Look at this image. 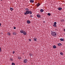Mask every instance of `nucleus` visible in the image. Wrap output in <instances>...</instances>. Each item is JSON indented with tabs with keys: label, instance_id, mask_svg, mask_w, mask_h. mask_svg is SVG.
Segmentation results:
<instances>
[{
	"label": "nucleus",
	"instance_id": "nucleus-1",
	"mask_svg": "<svg viewBox=\"0 0 65 65\" xmlns=\"http://www.w3.org/2000/svg\"><path fill=\"white\" fill-rule=\"evenodd\" d=\"M51 35L53 37H56L57 34L55 32H53V31H51Z\"/></svg>",
	"mask_w": 65,
	"mask_h": 65
},
{
	"label": "nucleus",
	"instance_id": "nucleus-2",
	"mask_svg": "<svg viewBox=\"0 0 65 65\" xmlns=\"http://www.w3.org/2000/svg\"><path fill=\"white\" fill-rule=\"evenodd\" d=\"M20 33H23L24 35L27 34V32H26L25 31H24L23 30H20Z\"/></svg>",
	"mask_w": 65,
	"mask_h": 65
},
{
	"label": "nucleus",
	"instance_id": "nucleus-3",
	"mask_svg": "<svg viewBox=\"0 0 65 65\" xmlns=\"http://www.w3.org/2000/svg\"><path fill=\"white\" fill-rule=\"evenodd\" d=\"M29 14V11H26V12H25L24 13V14L25 15H27V14Z\"/></svg>",
	"mask_w": 65,
	"mask_h": 65
},
{
	"label": "nucleus",
	"instance_id": "nucleus-4",
	"mask_svg": "<svg viewBox=\"0 0 65 65\" xmlns=\"http://www.w3.org/2000/svg\"><path fill=\"white\" fill-rule=\"evenodd\" d=\"M24 62L25 63H26L28 62V60L27 59H25L24 60Z\"/></svg>",
	"mask_w": 65,
	"mask_h": 65
},
{
	"label": "nucleus",
	"instance_id": "nucleus-5",
	"mask_svg": "<svg viewBox=\"0 0 65 65\" xmlns=\"http://www.w3.org/2000/svg\"><path fill=\"white\" fill-rule=\"evenodd\" d=\"M56 24H57V22H55L54 23V24L53 25V26L55 27H57V25H56Z\"/></svg>",
	"mask_w": 65,
	"mask_h": 65
},
{
	"label": "nucleus",
	"instance_id": "nucleus-6",
	"mask_svg": "<svg viewBox=\"0 0 65 65\" xmlns=\"http://www.w3.org/2000/svg\"><path fill=\"white\" fill-rule=\"evenodd\" d=\"M40 5V3H38V4L36 5L37 7H38Z\"/></svg>",
	"mask_w": 65,
	"mask_h": 65
},
{
	"label": "nucleus",
	"instance_id": "nucleus-7",
	"mask_svg": "<svg viewBox=\"0 0 65 65\" xmlns=\"http://www.w3.org/2000/svg\"><path fill=\"white\" fill-rule=\"evenodd\" d=\"M37 17L38 18H40V14H37Z\"/></svg>",
	"mask_w": 65,
	"mask_h": 65
},
{
	"label": "nucleus",
	"instance_id": "nucleus-8",
	"mask_svg": "<svg viewBox=\"0 0 65 65\" xmlns=\"http://www.w3.org/2000/svg\"><path fill=\"white\" fill-rule=\"evenodd\" d=\"M34 40L35 41H37V39L36 38H34Z\"/></svg>",
	"mask_w": 65,
	"mask_h": 65
},
{
	"label": "nucleus",
	"instance_id": "nucleus-9",
	"mask_svg": "<svg viewBox=\"0 0 65 65\" xmlns=\"http://www.w3.org/2000/svg\"><path fill=\"white\" fill-rule=\"evenodd\" d=\"M25 9L26 10V11H29V9L28 8H26Z\"/></svg>",
	"mask_w": 65,
	"mask_h": 65
},
{
	"label": "nucleus",
	"instance_id": "nucleus-10",
	"mask_svg": "<svg viewBox=\"0 0 65 65\" xmlns=\"http://www.w3.org/2000/svg\"><path fill=\"white\" fill-rule=\"evenodd\" d=\"M30 2L31 3H34V1L33 0H30Z\"/></svg>",
	"mask_w": 65,
	"mask_h": 65
},
{
	"label": "nucleus",
	"instance_id": "nucleus-11",
	"mask_svg": "<svg viewBox=\"0 0 65 65\" xmlns=\"http://www.w3.org/2000/svg\"><path fill=\"white\" fill-rule=\"evenodd\" d=\"M27 23L28 24H30V20H27Z\"/></svg>",
	"mask_w": 65,
	"mask_h": 65
},
{
	"label": "nucleus",
	"instance_id": "nucleus-12",
	"mask_svg": "<svg viewBox=\"0 0 65 65\" xmlns=\"http://www.w3.org/2000/svg\"><path fill=\"white\" fill-rule=\"evenodd\" d=\"M62 9V8H61L59 7L58 8V10H61Z\"/></svg>",
	"mask_w": 65,
	"mask_h": 65
},
{
	"label": "nucleus",
	"instance_id": "nucleus-13",
	"mask_svg": "<svg viewBox=\"0 0 65 65\" xmlns=\"http://www.w3.org/2000/svg\"><path fill=\"white\" fill-rule=\"evenodd\" d=\"M60 40L61 41H64V39L62 38H61L60 39Z\"/></svg>",
	"mask_w": 65,
	"mask_h": 65
},
{
	"label": "nucleus",
	"instance_id": "nucleus-14",
	"mask_svg": "<svg viewBox=\"0 0 65 65\" xmlns=\"http://www.w3.org/2000/svg\"><path fill=\"white\" fill-rule=\"evenodd\" d=\"M43 9H41L40 10V12H43Z\"/></svg>",
	"mask_w": 65,
	"mask_h": 65
},
{
	"label": "nucleus",
	"instance_id": "nucleus-15",
	"mask_svg": "<svg viewBox=\"0 0 65 65\" xmlns=\"http://www.w3.org/2000/svg\"><path fill=\"white\" fill-rule=\"evenodd\" d=\"M7 34H8V35H10V32H8L7 33Z\"/></svg>",
	"mask_w": 65,
	"mask_h": 65
},
{
	"label": "nucleus",
	"instance_id": "nucleus-16",
	"mask_svg": "<svg viewBox=\"0 0 65 65\" xmlns=\"http://www.w3.org/2000/svg\"><path fill=\"white\" fill-rule=\"evenodd\" d=\"M58 46H61L62 45V44L61 43H59L58 44Z\"/></svg>",
	"mask_w": 65,
	"mask_h": 65
},
{
	"label": "nucleus",
	"instance_id": "nucleus-17",
	"mask_svg": "<svg viewBox=\"0 0 65 65\" xmlns=\"http://www.w3.org/2000/svg\"><path fill=\"white\" fill-rule=\"evenodd\" d=\"M29 14H32V12L31 11H29Z\"/></svg>",
	"mask_w": 65,
	"mask_h": 65
},
{
	"label": "nucleus",
	"instance_id": "nucleus-18",
	"mask_svg": "<svg viewBox=\"0 0 65 65\" xmlns=\"http://www.w3.org/2000/svg\"><path fill=\"white\" fill-rule=\"evenodd\" d=\"M53 47L54 48H56V45L53 46Z\"/></svg>",
	"mask_w": 65,
	"mask_h": 65
},
{
	"label": "nucleus",
	"instance_id": "nucleus-19",
	"mask_svg": "<svg viewBox=\"0 0 65 65\" xmlns=\"http://www.w3.org/2000/svg\"><path fill=\"white\" fill-rule=\"evenodd\" d=\"M10 61H13V59H12V58H10Z\"/></svg>",
	"mask_w": 65,
	"mask_h": 65
},
{
	"label": "nucleus",
	"instance_id": "nucleus-20",
	"mask_svg": "<svg viewBox=\"0 0 65 65\" xmlns=\"http://www.w3.org/2000/svg\"><path fill=\"white\" fill-rule=\"evenodd\" d=\"M48 15H49V16H51V14L50 13H48Z\"/></svg>",
	"mask_w": 65,
	"mask_h": 65
},
{
	"label": "nucleus",
	"instance_id": "nucleus-21",
	"mask_svg": "<svg viewBox=\"0 0 65 65\" xmlns=\"http://www.w3.org/2000/svg\"><path fill=\"white\" fill-rule=\"evenodd\" d=\"M60 54H61V55H62H62H63V53H62V52H60Z\"/></svg>",
	"mask_w": 65,
	"mask_h": 65
},
{
	"label": "nucleus",
	"instance_id": "nucleus-22",
	"mask_svg": "<svg viewBox=\"0 0 65 65\" xmlns=\"http://www.w3.org/2000/svg\"><path fill=\"white\" fill-rule=\"evenodd\" d=\"M13 35H15L16 34V33L14 32L13 33Z\"/></svg>",
	"mask_w": 65,
	"mask_h": 65
},
{
	"label": "nucleus",
	"instance_id": "nucleus-23",
	"mask_svg": "<svg viewBox=\"0 0 65 65\" xmlns=\"http://www.w3.org/2000/svg\"><path fill=\"white\" fill-rule=\"evenodd\" d=\"M18 58L19 59V60H20V59H21V57H18Z\"/></svg>",
	"mask_w": 65,
	"mask_h": 65
},
{
	"label": "nucleus",
	"instance_id": "nucleus-24",
	"mask_svg": "<svg viewBox=\"0 0 65 65\" xmlns=\"http://www.w3.org/2000/svg\"><path fill=\"white\" fill-rule=\"evenodd\" d=\"M10 10L11 11H12V10H13V8H10Z\"/></svg>",
	"mask_w": 65,
	"mask_h": 65
},
{
	"label": "nucleus",
	"instance_id": "nucleus-25",
	"mask_svg": "<svg viewBox=\"0 0 65 65\" xmlns=\"http://www.w3.org/2000/svg\"><path fill=\"white\" fill-rule=\"evenodd\" d=\"M2 50H1V48L0 47V52H1Z\"/></svg>",
	"mask_w": 65,
	"mask_h": 65
},
{
	"label": "nucleus",
	"instance_id": "nucleus-26",
	"mask_svg": "<svg viewBox=\"0 0 65 65\" xmlns=\"http://www.w3.org/2000/svg\"><path fill=\"white\" fill-rule=\"evenodd\" d=\"M12 65H15V63H12Z\"/></svg>",
	"mask_w": 65,
	"mask_h": 65
},
{
	"label": "nucleus",
	"instance_id": "nucleus-27",
	"mask_svg": "<svg viewBox=\"0 0 65 65\" xmlns=\"http://www.w3.org/2000/svg\"><path fill=\"white\" fill-rule=\"evenodd\" d=\"M28 40H29V41H31V40L30 39H29Z\"/></svg>",
	"mask_w": 65,
	"mask_h": 65
},
{
	"label": "nucleus",
	"instance_id": "nucleus-28",
	"mask_svg": "<svg viewBox=\"0 0 65 65\" xmlns=\"http://www.w3.org/2000/svg\"><path fill=\"white\" fill-rule=\"evenodd\" d=\"M13 29H16V27H13Z\"/></svg>",
	"mask_w": 65,
	"mask_h": 65
},
{
	"label": "nucleus",
	"instance_id": "nucleus-29",
	"mask_svg": "<svg viewBox=\"0 0 65 65\" xmlns=\"http://www.w3.org/2000/svg\"><path fill=\"white\" fill-rule=\"evenodd\" d=\"M30 17H31V18H32V17H33V15H30Z\"/></svg>",
	"mask_w": 65,
	"mask_h": 65
},
{
	"label": "nucleus",
	"instance_id": "nucleus-30",
	"mask_svg": "<svg viewBox=\"0 0 65 65\" xmlns=\"http://www.w3.org/2000/svg\"><path fill=\"white\" fill-rule=\"evenodd\" d=\"M14 53H15V52L14 51L13 52V54H14Z\"/></svg>",
	"mask_w": 65,
	"mask_h": 65
},
{
	"label": "nucleus",
	"instance_id": "nucleus-31",
	"mask_svg": "<svg viewBox=\"0 0 65 65\" xmlns=\"http://www.w3.org/2000/svg\"><path fill=\"white\" fill-rule=\"evenodd\" d=\"M1 26V23H0V26Z\"/></svg>",
	"mask_w": 65,
	"mask_h": 65
},
{
	"label": "nucleus",
	"instance_id": "nucleus-32",
	"mask_svg": "<svg viewBox=\"0 0 65 65\" xmlns=\"http://www.w3.org/2000/svg\"><path fill=\"white\" fill-rule=\"evenodd\" d=\"M64 32H65V29H64Z\"/></svg>",
	"mask_w": 65,
	"mask_h": 65
},
{
	"label": "nucleus",
	"instance_id": "nucleus-33",
	"mask_svg": "<svg viewBox=\"0 0 65 65\" xmlns=\"http://www.w3.org/2000/svg\"><path fill=\"white\" fill-rule=\"evenodd\" d=\"M1 1H2V0H1Z\"/></svg>",
	"mask_w": 65,
	"mask_h": 65
}]
</instances>
